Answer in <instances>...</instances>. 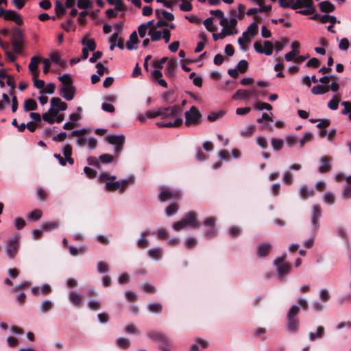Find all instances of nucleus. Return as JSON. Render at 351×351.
Wrapping results in <instances>:
<instances>
[{
	"instance_id": "4be33fe9",
	"label": "nucleus",
	"mask_w": 351,
	"mask_h": 351,
	"mask_svg": "<svg viewBox=\"0 0 351 351\" xmlns=\"http://www.w3.org/2000/svg\"><path fill=\"white\" fill-rule=\"evenodd\" d=\"M319 162L322 164V166L319 167V172L321 173H324L327 171H329L331 169L330 165H328L330 160L327 156H323L319 158Z\"/></svg>"
},
{
	"instance_id": "e433bc0d",
	"label": "nucleus",
	"mask_w": 351,
	"mask_h": 351,
	"mask_svg": "<svg viewBox=\"0 0 351 351\" xmlns=\"http://www.w3.org/2000/svg\"><path fill=\"white\" fill-rule=\"evenodd\" d=\"M82 44L90 51H93L96 49V43L93 38H84L82 40Z\"/></svg>"
},
{
	"instance_id": "1a4fd4ad",
	"label": "nucleus",
	"mask_w": 351,
	"mask_h": 351,
	"mask_svg": "<svg viewBox=\"0 0 351 351\" xmlns=\"http://www.w3.org/2000/svg\"><path fill=\"white\" fill-rule=\"evenodd\" d=\"M184 116L185 124L187 126L198 124L202 117L201 113L195 106H191L189 110L185 112Z\"/></svg>"
},
{
	"instance_id": "bb28decb",
	"label": "nucleus",
	"mask_w": 351,
	"mask_h": 351,
	"mask_svg": "<svg viewBox=\"0 0 351 351\" xmlns=\"http://www.w3.org/2000/svg\"><path fill=\"white\" fill-rule=\"evenodd\" d=\"M324 328L322 326H318L315 332H311L308 334L310 341H314L317 339H321L324 335Z\"/></svg>"
},
{
	"instance_id": "4d7b16f0",
	"label": "nucleus",
	"mask_w": 351,
	"mask_h": 351,
	"mask_svg": "<svg viewBox=\"0 0 351 351\" xmlns=\"http://www.w3.org/2000/svg\"><path fill=\"white\" fill-rule=\"evenodd\" d=\"M117 344L121 348H128L130 346V341L125 337H119L117 339Z\"/></svg>"
},
{
	"instance_id": "0eeeda50",
	"label": "nucleus",
	"mask_w": 351,
	"mask_h": 351,
	"mask_svg": "<svg viewBox=\"0 0 351 351\" xmlns=\"http://www.w3.org/2000/svg\"><path fill=\"white\" fill-rule=\"evenodd\" d=\"M156 110L158 117H160L162 119H166L169 117H176L178 115H180L182 109L180 106L174 105L170 107L160 108Z\"/></svg>"
},
{
	"instance_id": "052dcab7",
	"label": "nucleus",
	"mask_w": 351,
	"mask_h": 351,
	"mask_svg": "<svg viewBox=\"0 0 351 351\" xmlns=\"http://www.w3.org/2000/svg\"><path fill=\"white\" fill-rule=\"evenodd\" d=\"M61 26L66 32L75 29L74 21L72 19H68L65 23H62Z\"/></svg>"
},
{
	"instance_id": "c756f323",
	"label": "nucleus",
	"mask_w": 351,
	"mask_h": 351,
	"mask_svg": "<svg viewBox=\"0 0 351 351\" xmlns=\"http://www.w3.org/2000/svg\"><path fill=\"white\" fill-rule=\"evenodd\" d=\"M62 153L67 162L70 165H73L74 160L71 158L72 147L69 144H66L64 146Z\"/></svg>"
},
{
	"instance_id": "2f4dec72",
	"label": "nucleus",
	"mask_w": 351,
	"mask_h": 351,
	"mask_svg": "<svg viewBox=\"0 0 351 351\" xmlns=\"http://www.w3.org/2000/svg\"><path fill=\"white\" fill-rule=\"evenodd\" d=\"M54 306L53 302L50 300H45L40 304V311L42 313H46Z\"/></svg>"
},
{
	"instance_id": "ea45409f",
	"label": "nucleus",
	"mask_w": 351,
	"mask_h": 351,
	"mask_svg": "<svg viewBox=\"0 0 351 351\" xmlns=\"http://www.w3.org/2000/svg\"><path fill=\"white\" fill-rule=\"evenodd\" d=\"M148 34L150 36L152 41H158L162 38V32L159 30H155L153 28H150L148 31Z\"/></svg>"
},
{
	"instance_id": "f257e3e1",
	"label": "nucleus",
	"mask_w": 351,
	"mask_h": 351,
	"mask_svg": "<svg viewBox=\"0 0 351 351\" xmlns=\"http://www.w3.org/2000/svg\"><path fill=\"white\" fill-rule=\"evenodd\" d=\"M297 303L291 306L287 314L286 328L291 332L298 331L299 328V320L295 317L300 311V307L304 311L308 308V301L306 299L300 298Z\"/></svg>"
},
{
	"instance_id": "2eb2a0df",
	"label": "nucleus",
	"mask_w": 351,
	"mask_h": 351,
	"mask_svg": "<svg viewBox=\"0 0 351 351\" xmlns=\"http://www.w3.org/2000/svg\"><path fill=\"white\" fill-rule=\"evenodd\" d=\"M179 191H171L168 189H163L158 195V199L161 202H166L180 195Z\"/></svg>"
},
{
	"instance_id": "412c9836",
	"label": "nucleus",
	"mask_w": 351,
	"mask_h": 351,
	"mask_svg": "<svg viewBox=\"0 0 351 351\" xmlns=\"http://www.w3.org/2000/svg\"><path fill=\"white\" fill-rule=\"evenodd\" d=\"M245 7L244 5L239 4L238 8L233 9L230 12V16L236 19H242L244 17Z\"/></svg>"
},
{
	"instance_id": "473e14b6",
	"label": "nucleus",
	"mask_w": 351,
	"mask_h": 351,
	"mask_svg": "<svg viewBox=\"0 0 351 351\" xmlns=\"http://www.w3.org/2000/svg\"><path fill=\"white\" fill-rule=\"evenodd\" d=\"M177 67V62L176 60H170L165 69V75L167 76H173L174 71Z\"/></svg>"
},
{
	"instance_id": "5fc2aeb1",
	"label": "nucleus",
	"mask_w": 351,
	"mask_h": 351,
	"mask_svg": "<svg viewBox=\"0 0 351 351\" xmlns=\"http://www.w3.org/2000/svg\"><path fill=\"white\" fill-rule=\"evenodd\" d=\"M279 5L282 8H291L293 10V6H295V0H278Z\"/></svg>"
},
{
	"instance_id": "a18cd8bd",
	"label": "nucleus",
	"mask_w": 351,
	"mask_h": 351,
	"mask_svg": "<svg viewBox=\"0 0 351 351\" xmlns=\"http://www.w3.org/2000/svg\"><path fill=\"white\" fill-rule=\"evenodd\" d=\"M82 112V108L81 107H77L76 108V112L72 113L69 115L70 122L75 123L81 118V113Z\"/></svg>"
},
{
	"instance_id": "e2e57ef3",
	"label": "nucleus",
	"mask_w": 351,
	"mask_h": 351,
	"mask_svg": "<svg viewBox=\"0 0 351 351\" xmlns=\"http://www.w3.org/2000/svg\"><path fill=\"white\" fill-rule=\"evenodd\" d=\"M255 130V126L252 124L247 125V127L241 132V134L243 136H250L253 134Z\"/></svg>"
},
{
	"instance_id": "3c124183",
	"label": "nucleus",
	"mask_w": 351,
	"mask_h": 351,
	"mask_svg": "<svg viewBox=\"0 0 351 351\" xmlns=\"http://www.w3.org/2000/svg\"><path fill=\"white\" fill-rule=\"evenodd\" d=\"M98 160L104 164L111 163L114 160V156L111 154H104L99 156Z\"/></svg>"
},
{
	"instance_id": "bf43d9fd",
	"label": "nucleus",
	"mask_w": 351,
	"mask_h": 351,
	"mask_svg": "<svg viewBox=\"0 0 351 351\" xmlns=\"http://www.w3.org/2000/svg\"><path fill=\"white\" fill-rule=\"evenodd\" d=\"M56 89V85L53 83H49L46 86H45L43 90H40V94H53Z\"/></svg>"
},
{
	"instance_id": "dca6fc26",
	"label": "nucleus",
	"mask_w": 351,
	"mask_h": 351,
	"mask_svg": "<svg viewBox=\"0 0 351 351\" xmlns=\"http://www.w3.org/2000/svg\"><path fill=\"white\" fill-rule=\"evenodd\" d=\"M182 219L187 226L196 228L201 226V223L197 221V215L194 212H190L186 214Z\"/></svg>"
},
{
	"instance_id": "7ed1b4c3",
	"label": "nucleus",
	"mask_w": 351,
	"mask_h": 351,
	"mask_svg": "<svg viewBox=\"0 0 351 351\" xmlns=\"http://www.w3.org/2000/svg\"><path fill=\"white\" fill-rule=\"evenodd\" d=\"M51 108L47 112L43 114V119L49 124L55 123V118L51 114H56L57 112L64 111L67 108V104L62 101L59 97H52L50 99Z\"/></svg>"
},
{
	"instance_id": "de8ad7c7",
	"label": "nucleus",
	"mask_w": 351,
	"mask_h": 351,
	"mask_svg": "<svg viewBox=\"0 0 351 351\" xmlns=\"http://www.w3.org/2000/svg\"><path fill=\"white\" fill-rule=\"evenodd\" d=\"M51 61L60 66H63L65 62L61 59L60 54L58 52L52 53L50 55Z\"/></svg>"
},
{
	"instance_id": "0e129e2a",
	"label": "nucleus",
	"mask_w": 351,
	"mask_h": 351,
	"mask_svg": "<svg viewBox=\"0 0 351 351\" xmlns=\"http://www.w3.org/2000/svg\"><path fill=\"white\" fill-rule=\"evenodd\" d=\"M299 53H300V50H297V49L291 50L290 52L285 54V59L287 62H291L293 59L295 60V58H296V56H298Z\"/></svg>"
},
{
	"instance_id": "4c0bfd02",
	"label": "nucleus",
	"mask_w": 351,
	"mask_h": 351,
	"mask_svg": "<svg viewBox=\"0 0 351 351\" xmlns=\"http://www.w3.org/2000/svg\"><path fill=\"white\" fill-rule=\"evenodd\" d=\"M328 87H325L322 84H318L316 86H314L311 88V92L314 95H322L328 92Z\"/></svg>"
},
{
	"instance_id": "39448f33",
	"label": "nucleus",
	"mask_w": 351,
	"mask_h": 351,
	"mask_svg": "<svg viewBox=\"0 0 351 351\" xmlns=\"http://www.w3.org/2000/svg\"><path fill=\"white\" fill-rule=\"evenodd\" d=\"M147 336L158 343L162 351H171L172 343L165 334L152 331L149 332Z\"/></svg>"
},
{
	"instance_id": "7c9ffc66",
	"label": "nucleus",
	"mask_w": 351,
	"mask_h": 351,
	"mask_svg": "<svg viewBox=\"0 0 351 351\" xmlns=\"http://www.w3.org/2000/svg\"><path fill=\"white\" fill-rule=\"evenodd\" d=\"M299 194L303 199H307L308 197L314 195L313 189H308L306 185H302L300 188Z\"/></svg>"
},
{
	"instance_id": "a211bd4d",
	"label": "nucleus",
	"mask_w": 351,
	"mask_h": 351,
	"mask_svg": "<svg viewBox=\"0 0 351 351\" xmlns=\"http://www.w3.org/2000/svg\"><path fill=\"white\" fill-rule=\"evenodd\" d=\"M4 19L5 21H12L17 25L23 23L21 15L13 10H6Z\"/></svg>"
},
{
	"instance_id": "c85d7f7f",
	"label": "nucleus",
	"mask_w": 351,
	"mask_h": 351,
	"mask_svg": "<svg viewBox=\"0 0 351 351\" xmlns=\"http://www.w3.org/2000/svg\"><path fill=\"white\" fill-rule=\"evenodd\" d=\"M12 43H23V34L19 28L12 29Z\"/></svg>"
},
{
	"instance_id": "8fccbe9b",
	"label": "nucleus",
	"mask_w": 351,
	"mask_h": 351,
	"mask_svg": "<svg viewBox=\"0 0 351 351\" xmlns=\"http://www.w3.org/2000/svg\"><path fill=\"white\" fill-rule=\"evenodd\" d=\"M65 5L59 1H56L55 3V11L58 16H62L65 14Z\"/></svg>"
},
{
	"instance_id": "aec40b11",
	"label": "nucleus",
	"mask_w": 351,
	"mask_h": 351,
	"mask_svg": "<svg viewBox=\"0 0 351 351\" xmlns=\"http://www.w3.org/2000/svg\"><path fill=\"white\" fill-rule=\"evenodd\" d=\"M138 43V38L136 32H133L130 36V40L126 43V47L129 50H133L137 49V44Z\"/></svg>"
},
{
	"instance_id": "b1692460",
	"label": "nucleus",
	"mask_w": 351,
	"mask_h": 351,
	"mask_svg": "<svg viewBox=\"0 0 351 351\" xmlns=\"http://www.w3.org/2000/svg\"><path fill=\"white\" fill-rule=\"evenodd\" d=\"M169 119H174V120L173 121H166L165 124L166 128H177L181 125L183 123L182 112L180 115H178L176 117H169Z\"/></svg>"
},
{
	"instance_id": "393cba45",
	"label": "nucleus",
	"mask_w": 351,
	"mask_h": 351,
	"mask_svg": "<svg viewBox=\"0 0 351 351\" xmlns=\"http://www.w3.org/2000/svg\"><path fill=\"white\" fill-rule=\"evenodd\" d=\"M69 300L75 306L80 305L82 302V296L76 291H71L69 294Z\"/></svg>"
},
{
	"instance_id": "603ef678",
	"label": "nucleus",
	"mask_w": 351,
	"mask_h": 351,
	"mask_svg": "<svg viewBox=\"0 0 351 351\" xmlns=\"http://www.w3.org/2000/svg\"><path fill=\"white\" fill-rule=\"evenodd\" d=\"M271 143L273 149L275 151H280L283 145V141L280 138H272L271 140Z\"/></svg>"
},
{
	"instance_id": "6e6d98bb",
	"label": "nucleus",
	"mask_w": 351,
	"mask_h": 351,
	"mask_svg": "<svg viewBox=\"0 0 351 351\" xmlns=\"http://www.w3.org/2000/svg\"><path fill=\"white\" fill-rule=\"evenodd\" d=\"M302 8H304L305 9L300 10L297 12L303 15H310L315 12V8L313 5H304Z\"/></svg>"
},
{
	"instance_id": "f03ea898",
	"label": "nucleus",
	"mask_w": 351,
	"mask_h": 351,
	"mask_svg": "<svg viewBox=\"0 0 351 351\" xmlns=\"http://www.w3.org/2000/svg\"><path fill=\"white\" fill-rule=\"evenodd\" d=\"M58 80L61 82L59 95L67 101L72 100L75 95V89L73 86L71 75L64 73L59 76Z\"/></svg>"
},
{
	"instance_id": "9d476101",
	"label": "nucleus",
	"mask_w": 351,
	"mask_h": 351,
	"mask_svg": "<svg viewBox=\"0 0 351 351\" xmlns=\"http://www.w3.org/2000/svg\"><path fill=\"white\" fill-rule=\"evenodd\" d=\"M322 215V209L319 205L314 204L311 207V223L313 232H316L319 228V219Z\"/></svg>"
},
{
	"instance_id": "13d9d810",
	"label": "nucleus",
	"mask_w": 351,
	"mask_h": 351,
	"mask_svg": "<svg viewBox=\"0 0 351 351\" xmlns=\"http://www.w3.org/2000/svg\"><path fill=\"white\" fill-rule=\"evenodd\" d=\"M313 5V0H296L293 10H298L304 5Z\"/></svg>"
},
{
	"instance_id": "423d86ee",
	"label": "nucleus",
	"mask_w": 351,
	"mask_h": 351,
	"mask_svg": "<svg viewBox=\"0 0 351 351\" xmlns=\"http://www.w3.org/2000/svg\"><path fill=\"white\" fill-rule=\"evenodd\" d=\"M286 254H283L282 256L277 257L274 264L276 267V272L278 276L282 278L286 276L291 270V265L285 263Z\"/></svg>"
},
{
	"instance_id": "ddd939ff",
	"label": "nucleus",
	"mask_w": 351,
	"mask_h": 351,
	"mask_svg": "<svg viewBox=\"0 0 351 351\" xmlns=\"http://www.w3.org/2000/svg\"><path fill=\"white\" fill-rule=\"evenodd\" d=\"M116 179L115 176H111L107 172H102L98 176V180L105 183L104 189L108 191H113L114 182Z\"/></svg>"
},
{
	"instance_id": "cd10ccee",
	"label": "nucleus",
	"mask_w": 351,
	"mask_h": 351,
	"mask_svg": "<svg viewBox=\"0 0 351 351\" xmlns=\"http://www.w3.org/2000/svg\"><path fill=\"white\" fill-rule=\"evenodd\" d=\"M149 256L154 260H158L162 254V249L160 247H153L147 251Z\"/></svg>"
},
{
	"instance_id": "f704fd0d",
	"label": "nucleus",
	"mask_w": 351,
	"mask_h": 351,
	"mask_svg": "<svg viewBox=\"0 0 351 351\" xmlns=\"http://www.w3.org/2000/svg\"><path fill=\"white\" fill-rule=\"evenodd\" d=\"M37 104L32 99H26L23 104L24 110L27 112L30 110H35L37 109Z\"/></svg>"
},
{
	"instance_id": "4468645a",
	"label": "nucleus",
	"mask_w": 351,
	"mask_h": 351,
	"mask_svg": "<svg viewBox=\"0 0 351 351\" xmlns=\"http://www.w3.org/2000/svg\"><path fill=\"white\" fill-rule=\"evenodd\" d=\"M134 182V176H130L128 178L121 179L120 180H117L116 179L114 182L113 191H119V192L123 193L130 184Z\"/></svg>"
},
{
	"instance_id": "5701e85b",
	"label": "nucleus",
	"mask_w": 351,
	"mask_h": 351,
	"mask_svg": "<svg viewBox=\"0 0 351 351\" xmlns=\"http://www.w3.org/2000/svg\"><path fill=\"white\" fill-rule=\"evenodd\" d=\"M271 245L268 243L260 244L257 247V256L258 257L266 256L270 250Z\"/></svg>"
},
{
	"instance_id": "58836bf2",
	"label": "nucleus",
	"mask_w": 351,
	"mask_h": 351,
	"mask_svg": "<svg viewBox=\"0 0 351 351\" xmlns=\"http://www.w3.org/2000/svg\"><path fill=\"white\" fill-rule=\"evenodd\" d=\"M323 200L326 204L332 205L335 201V195L330 191L326 192L323 195Z\"/></svg>"
},
{
	"instance_id": "f8f14e48",
	"label": "nucleus",
	"mask_w": 351,
	"mask_h": 351,
	"mask_svg": "<svg viewBox=\"0 0 351 351\" xmlns=\"http://www.w3.org/2000/svg\"><path fill=\"white\" fill-rule=\"evenodd\" d=\"M201 225H204L206 229L204 231L205 236L213 238L217 235V230L215 228V219L213 217L206 218Z\"/></svg>"
},
{
	"instance_id": "09e8293b",
	"label": "nucleus",
	"mask_w": 351,
	"mask_h": 351,
	"mask_svg": "<svg viewBox=\"0 0 351 351\" xmlns=\"http://www.w3.org/2000/svg\"><path fill=\"white\" fill-rule=\"evenodd\" d=\"M250 97V93L246 90L239 89L237 90L235 94L232 96L234 99H246Z\"/></svg>"
},
{
	"instance_id": "774afa93",
	"label": "nucleus",
	"mask_w": 351,
	"mask_h": 351,
	"mask_svg": "<svg viewBox=\"0 0 351 351\" xmlns=\"http://www.w3.org/2000/svg\"><path fill=\"white\" fill-rule=\"evenodd\" d=\"M178 208L176 204H171L165 209V214L167 216H171L177 213Z\"/></svg>"
},
{
	"instance_id": "79ce46f5",
	"label": "nucleus",
	"mask_w": 351,
	"mask_h": 351,
	"mask_svg": "<svg viewBox=\"0 0 351 351\" xmlns=\"http://www.w3.org/2000/svg\"><path fill=\"white\" fill-rule=\"evenodd\" d=\"M285 141L288 147H293L298 143V138L296 134H291L286 136Z\"/></svg>"
},
{
	"instance_id": "49530a36",
	"label": "nucleus",
	"mask_w": 351,
	"mask_h": 351,
	"mask_svg": "<svg viewBox=\"0 0 351 351\" xmlns=\"http://www.w3.org/2000/svg\"><path fill=\"white\" fill-rule=\"evenodd\" d=\"M208 343L203 339H198L197 343H194L191 346V351H199V346L202 348H206L208 347Z\"/></svg>"
},
{
	"instance_id": "72a5a7b5",
	"label": "nucleus",
	"mask_w": 351,
	"mask_h": 351,
	"mask_svg": "<svg viewBox=\"0 0 351 351\" xmlns=\"http://www.w3.org/2000/svg\"><path fill=\"white\" fill-rule=\"evenodd\" d=\"M320 10L324 12H331L335 10V5L329 1H324L319 3Z\"/></svg>"
},
{
	"instance_id": "9b49d317",
	"label": "nucleus",
	"mask_w": 351,
	"mask_h": 351,
	"mask_svg": "<svg viewBox=\"0 0 351 351\" xmlns=\"http://www.w3.org/2000/svg\"><path fill=\"white\" fill-rule=\"evenodd\" d=\"M254 48L258 53L270 56L272 54L274 51V45L269 40H265L263 43L255 42L254 43Z\"/></svg>"
},
{
	"instance_id": "a878e982",
	"label": "nucleus",
	"mask_w": 351,
	"mask_h": 351,
	"mask_svg": "<svg viewBox=\"0 0 351 351\" xmlns=\"http://www.w3.org/2000/svg\"><path fill=\"white\" fill-rule=\"evenodd\" d=\"M258 30V25L256 22H253L251 23L249 27H247V29L246 32H244L243 33V36L245 37V41L247 43L250 42V40L249 38L246 37V34L249 33L250 34L251 37H254V36L256 34Z\"/></svg>"
},
{
	"instance_id": "a19ab883",
	"label": "nucleus",
	"mask_w": 351,
	"mask_h": 351,
	"mask_svg": "<svg viewBox=\"0 0 351 351\" xmlns=\"http://www.w3.org/2000/svg\"><path fill=\"white\" fill-rule=\"evenodd\" d=\"M147 308H148L149 311H150L151 313H160L162 312V306L158 302H153V303H149L147 305Z\"/></svg>"
},
{
	"instance_id": "6e6552de",
	"label": "nucleus",
	"mask_w": 351,
	"mask_h": 351,
	"mask_svg": "<svg viewBox=\"0 0 351 351\" xmlns=\"http://www.w3.org/2000/svg\"><path fill=\"white\" fill-rule=\"evenodd\" d=\"M106 141L110 144L114 145V153L116 155H119L121 153L125 143V136L123 134L108 135Z\"/></svg>"
},
{
	"instance_id": "c9c22d12",
	"label": "nucleus",
	"mask_w": 351,
	"mask_h": 351,
	"mask_svg": "<svg viewBox=\"0 0 351 351\" xmlns=\"http://www.w3.org/2000/svg\"><path fill=\"white\" fill-rule=\"evenodd\" d=\"M313 136V133L311 132H305L303 136L298 139L300 147L302 148L306 143L310 142L312 140Z\"/></svg>"
},
{
	"instance_id": "69168bd1",
	"label": "nucleus",
	"mask_w": 351,
	"mask_h": 351,
	"mask_svg": "<svg viewBox=\"0 0 351 351\" xmlns=\"http://www.w3.org/2000/svg\"><path fill=\"white\" fill-rule=\"evenodd\" d=\"M254 107L256 109L258 110H271L272 109V106L265 102H261V103H255Z\"/></svg>"
},
{
	"instance_id": "c03bdc74",
	"label": "nucleus",
	"mask_w": 351,
	"mask_h": 351,
	"mask_svg": "<svg viewBox=\"0 0 351 351\" xmlns=\"http://www.w3.org/2000/svg\"><path fill=\"white\" fill-rule=\"evenodd\" d=\"M320 21L322 23H326L329 22L332 25H334L335 23H340L339 21L337 20V18L335 16H330L328 14H324L320 18Z\"/></svg>"
},
{
	"instance_id": "680f3d73",
	"label": "nucleus",
	"mask_w": 351,
	"mask_h": 351,
	"mask_svg": "<svg viewBox=\"0 0 351 351\" xmlns=\"http://www.w3.org/2000/svg\"><path fill=\"white\" fill-rule=\"evenodd\" d=\"M59 227V223L58 221H50L47 223H45L42 224L41 228L43 231L49 230V229H56Z\"/></svg>"
},
{
	"instance_id": "6ab92c4d",
	"label": "nucleus",
	"mask_w": 351,
	"mask_h": 351,
	"mask_svg": "<svg viewBox=\"0 0 351 351\" xmlns=\"http://www.w3.org/2000/svg\"><path fill=\"white\" fill-rule=\"evenodd\" d=\"M40 61V58L37 56H33L31 58L30 63L29 64V70L32 72V79L37 78L38 73L36 72L38 69V63Z\"/></svg>"
},
{
	"instance_id": "864d4df0",
	"label": "nucleus",
	"mask_w": 351,
	"mask_h": 351,
	"mask_svg": "<svg viewBox=\"0 0 351 351\" xmlns=\"http://www.w3.org/2000/svg\"><path fill=\"white\" fill-rule=\"evenodd\" d=\"M224 115V112L219 110L217 112H213L207 116V119L210 121H215L219 118H221Z\"/></svg>"
},
{
	"instance_id": "338daca9",
	"label": "nucleus",
	"mask_w": 351,
	"mask_h": 351,
	"mask_svg": "<svg viewBox=\"0 0 351 351\" xmlns=\"http://www.w3.org/2000/svg\"><path fill=\"white\" fill-rule=\"evenodd\" d=\"M339 101L340 99L339 98L334 97L328 103V107L332 110H337L338 108Z\"/></svg>"
},
{
	"instance_id": "20e7f679",
	"label": "nucleus",
	"mask_w": 351,
	"mask_h": 351,
	"mask_svg": "<svg viewBox=\"0 0 351 351\" xmlns=\"http://www.w3.org/2000/svg\"><path fill=\"white\" fill-rule=\"evenodd\" d=\"M21 247V236L20 234H15L8 238L4 243V252L10 260L14 259Z\"/></svg>"
},
{
	"instance_id": "37998d69",
	"label": "nucleus",
	"mask_w": 351,
	"mask_h": 351,
	"mask_svg": "<svg viewBox=\"0 0 351 351\" xmlns=\"http://www.w3.org/2000/svg\"><path fill=\"white\" fill-rule=\"evenodd\" d=\"M93 3L90 0H77V6L82 10L91 8Z\"/></svg>"
},
{
	"instance_id": "f3484780",
	"label": "nucleus",
	"mask_w": 351,
	"mask_h": 351,
	"mask_svg": "<svg viewBox=\"0 0 351 351\" xmlns=\"http://www.w3.org/2000/svg\"><path fill=\"white\" fill-rule=\"evenodd\" d=\"M51 291V286L47 283L42 285L41 287L36 286L31 288V293L35 296L39 295H47Z\"/></svg>"
}]
</instances>
